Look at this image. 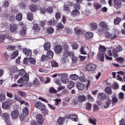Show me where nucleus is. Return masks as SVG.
<instances>
[{
  "label": "nucleus",
  "mask_w": 125,
  "mask_h": 125,
  "mask_svg": "<svg viewBox=\"0 0 125 125\" xmlns=\"http://www.w3.org/2000/svg\"><path fill=\"white\" fill-rule=\"evenodd\" d=\"M63 55L65 57V58H63L62 59L63 63H65L66 62L65 60H67V57L70 56L71 57L73 56V54L72 52H70L68 50H65L63 52Z\"/></svg>",
  "instance_id": "f257e3e1"
},
{
  "label": "nucleus",
  "mask_w": 125,
  "mask_h": 125,
  "mask_svg": "<svg viewBox=\"0 0 125 125\" xmlns=\"http://www.w3.org/2000/svg\"><path fill=\"white\" fill-rule=\"evenodd\" d=\"M25 81L22 78H20L17 81L18 83L20 84L18 85V86L20 87L28 86L29 85L28 83L27 82H25Z\"/></svg>",
  "instance_id": "f03ea898"
},
{
  "label": "nucleus",
  "mask_w": 125,
  "mask_h": 125,
  "mask_svg": "<svg viewBox=\"0 0 125 125\" xmlns=\"http://www.w3.org/2000/svg\"><path fill=\"white\" fill-rule=\"evenodd\" d=\"M35 106L37 108L42 111L45 109V106L42 103L41 101H39L37 102L35 105Z\"/></svg>",
  "instance_id": "7ed1b4c3"
},
{
  "label": "nucleus",
  "mask_w": 125,
  "mask_h": 125,
  "mask_svg": "<svg viewBox=\"0 0 125 125\" xmlns=\"http://www.w3.org/2000/svg\"><path fill=\"white\" fill-rule=\"evenodd\" d=\"M96 68V65L92 63L88 64L86 65L85 67L86 70L89 71L95 70Z\"/></svg>",
  "instance_id": "20e7f679"
},
{
  "label": "nucleus",
  "mask_w": 125,
  "mask_h": 125,
  "mask_svg": "<svg viewBox=\"0 0 125 125\" xmlns=\"http://www.w3.org/2000/svg\"><path fill=\"white\" fill-rule=\"evenodd\" d=\"M79 79L80 81L82 82H87L86 88L90 86V81L89 80H87V79L85 78V76H80L79 77Z\"/></svg>",
  "instance_id": "39448f33"
},
{
  "label": "nucleus",
  "mask_w": 125,
  "mask_h": 125,
  "mask_svg": "<svg viewBox=\"0 0 125 125\" xmlns=\"http://www.w3.org/2000/svg\"><path fill=\"white\" fill-rule=\"evenodd\" d=\"M62 76L61 77V81L64 83L65 84L69 81V78L67 74L65 73L63 74H62Z\"/></svg>",
  "instance_id": "423d86ee"
},
{
  "label": "nucleus",
  "mask_w": 125,
  "mask_h": 125,
  "mask_svg": "<svg viewBox=\"0 0 125 125\" xmlns=\"http://www.w3.org/2000/svg\"><path fill=\"white\" fill-rule=\"evenodd\" d=\"M19 115L18 111L16 110H14L12 111L11 113V115L12 119H15L17 118Z\"/></svg>",
  "instance_id": "0eeeda50"
},
{
  "label": "nucleus",
  "mask_w": 125,
  "mask_h": 125,
  "mask_svg": "<svg viewBox=\"0 0 125 125\" xmlns=\"http://www.w3.org/2000/svg\"><path fill=\"white\" fill-rule=\"evenodd\" d=\"M22 51L26 56L30 57L31 55L32 51L30 49L24 48L22 49Z\"/></svg>",
  "instance_id": "6e6552de"
},
{
  "label": "nucleus",
  "mask_w": 125,
  "mask_h": 125,
  "mask_svg": "<svg viewBox=\"0 0 125 125\" xmlns=\"http://www.w3.org/2000/svg\"><path fill=\"white\" fill-rule=\"evenodd\" d=\"M62 48L60 45L56 46L54 49V51L56 53H60L62 51Z\"/></svg>",
  "instance_id": "1a4fd4ad"
},
{
  "label": "nucleus",
  "mask_w": 125,
  "mask_h": 125,
  "mask_svg": "<svg viewBox=\"0 0 125 125\" xmlns=\"http://www.w3.org/2000/svg\"><path fill=\"white\" fill-rule=\"evenodd\" d=\"M99 26L103 29V31L106 30L108 29V25L104 21H102L99 23Z\"/></svg>",
  "instance_id": "9d476101"
},
{
  "label": "nucleus",
  "mask_w": 125,
  "mask_h": 125,
  "mask_svg": "<svg viewBox=\"0 0 125 125\" xmlns=\"http://www.w3.org/2000/svg\"><path fill=\"white\" fill-rule=\"evenodd\" d=\"M98 98L101 100H104L106 98V95L104 93H99L98 94Z\"/></svg>",
  "instance_id": "9b49d317"
},
{
  "label": "nucleus",
  "mask_w": 125,
  "mask_h": 125,
  "mask_svg": "<svg viewBox=\"0 0 125 125\" xmlns=\"http://www.w3.org/2000/svg\"><path fill=\"white\" fill-rule=\"evenodd\" d=\"M112 103V101L111 99L108 97L107 98L105 103V105H104V107L105 108H107L109 107V105H111Z\"/></svg>",
  "instance_id": "f8f14e48"
},
{
  "label": "nucleus",
  "mask_w": 125,
  "mask_h": 125,
  "mask_svg": "<svg viewBox=\"0 0 125 125\" xmlns=\"http://www.w3.org/2000/svg\"><path fill=\"white\" fill-rule=\"evenodd\" d=\"M36 118L39 124H42L43 123V120L41 115L38 114L36 116Z\"/></svg>",
  "instance_id": "ddd939ff"
},
{
  "label": "nucleus",
  "mask_w": 125,
  "mask_h": 125,
  "mask_svg": "<svg viewBox=\"0 0 125 125\" xmlns=\"http://www.w3.org/2000/svg\"><path fill=\"white\" fill-rule=\"evenodd\" d=\"M105 37L106 38H111L112 39H114L116 38L117 37V36L115 34L114 35L113 34H110L108 32H107L105 34Z\"/></svg>",
  "instance_id": "4468645a"
},
{
  "label": "nucleus",
  "mask_w": 125,
  "mask_h": 125,
  "mask_svg": "<svg viewBox=\"0 0 125 125\" xmlns=\"http://www.w3.org/2000/svg\"><path fill=\"white\" fill-rule=\"evenodd\" d=\"M104 53H102L100 52H99L97 54L99 60L102 62H103L104 60Z\"/></svg>",
  "instance_id": "2eb2a0df"
},
{
  "label": "nucleus",
  "mask_w": 125,
  "mask_h": 125,
  "mask_svg": "<svg viewBox=\"0 0 125 125\" xmlns=\"http://www.w3.org/2000/svg\"><path fill=\"white\" fill-rule=\"evenodd\" d=\"M93 34L91 32H87L85 34L86 38L87 40H89L93 37Z\"/></svg>",
  "instance_id": "dca6fc26"
},
{
  "label": "nucleus",
  "mask_w": 125,
  "mask_h": 125,
  "mask_svg": "<svg viewBox=\"0 0 125 125\" xmlns=\"http://www.w3.org/2000/svg\"><path fill=\"white\" fill-rule=\"evenodd\" d=\"M86 99V97L83 95H80L78 97V101L79 102H82L85 101Z\"/></svg>",
  "instance_id": "f3484780"
},
{
  "label": "nucleus",
  "mask_w": 125,
  "mask_h": 125,
  "mask_svg": "<svg viewBox=\"0 0 125 125\" xmlns=\"http://www.w3.org/2000/svg\"><path fill=\"white\" fill-rule=\"evenodd\" d=\"M104 91L108 95L111 94L112 93L111 89L109 87H106L104 89Z\"/></svg>",
  "instance_id": "a211bd4d"
},
{
  "label": "nucleus",
  "mask_w": 125,
  "mask_h": 125,
  "mask_svg": "<svg viewBox=\"0 0 125 125\" xmlns=\"http://www.w3.org/2000/svg\"><path fill=\"white\" fill-rule=\"evenodd\" d=\"M77 87L78 89L80 90H82L84 88V85L83 83H79L77 84Z\"/></svg>",
  "instance_id": "6ab92c4d"
},
{
  "label": "nucleus",
  "mask_w": 125,
  "mask_h": 125,
  "mask_svg": "<svg viewBox=\"0 0 125 125\" xmlns=\"http://www.w3.org/2000/svg\"><path fill=\"white\" fill-rule=\"evenodd\" d=\"M18 25L16 24H13L10 26V30L11 32L15 31L17 28Z\"/></svg>",
  "instance_id": "aec40b11"
},
{
  "label": "nucleus",
  "mask_w": 125,
  "mask_h": 125,
  "mask_svg": "<svg viewBox=\"0 0 125 125\" xmlns=\"http://www.w3.org/2000/svg\"><path fill=\"white\" fill-rule=\"evenodd\" d=\"M27 19L30 21H31L33 19V14L31 12H29L27 15Z\"/></svg>",
  "instance_id": "412c9836"
},
{
  "label": "nucleus",
  "mask_w": 125,
  "mask_h": 125,
  "mask_svg": "<svg viewBox=\"0 0 125 125\" xmlns=\"http://www.w3.org/2000/svg\"><path fill=\"white\" fill-rule=\"evenodd\" d=\"M90 25L91 27V29L92 31L95 30L97 28V24L96 23L92 22L90 23Z\"/></svg>",
  "instance_id": "4be33fe9"
},
{
  "label": "nucleus",
  "mask_w": 125,
  "mask_h": 125,
  "mask_svg": "<svg viewBox=\"0 0 125 125\" xmlns=\"http://www.w3.org/2000/svg\"><path fill=\"white\" fill-rule=\"evenodd\" d=\"M10 105V103L8 101L4 102L2 104V107L3 108L5 109H7Z\"/></svg>",
  "instance_id": "5701e85b"
},
{
  "label": "nucleus",
  "mask_w": 125,
  "mask_h": 125,
  "mask_svg": "<svg viewBox=\"0 0 125 125\" xmlns=\"http://www.w3.org/2000/svg\"><path fill=\"white\" fill-rule=\"evenodd\" d=\"M44 50L48 51L50 49L51 47L50 44L49 43H46L44 44Z\"/></svg>",
  "instance_id": "b1692460"
},
{
  "label": "nucleus",
  "mask_w": 125,
  "mask_h": 125,
  "mask_svg": "<svg viewBox=\"0 0 125 125\" xmlns=\"http://www.w3.org/2000/svg\"><path fill=\"white\" fill-rule=\"evenodd\" d=\"M53 52L51 51H49L47 52V56L49 59H52L53 56Z\"/></svg>",
  "instance_id": "393cba45"
},
{
  "label": "nucleus",
  "mask_w": 125,
  "mask_h": 125,
  "mask_svg": "<svg viewBox=\"0 0 125 125\" xmlns=\"http://www.w3.org/2000/svg\"><path fill=\"white\" fill-rule=\"evenodd\" d=\"M22 15L21 13H20L17 14L16 18L17 20L20 21L22 18Z\"/></svg>",
  "instance_id": "a878e982"
},
{
  "label": "nucleus",
  "mask_w": 125,
  "mask_h": 125,
  "mask_svg": "<svg viewBox=\"0 0 125 125\" xmlns=\"http://www.w3.org/2000/svg\"><path fill=\"white\" fill-rule=\"evenodd\" d=\"M30 8L31 10L33 12H34L37 10L36 6L34 4H32L30 6Z\"/></svg>",
  "instance_id": "bb28decb"
},
{
  "label": "nucleus",
  "mask_w": 125,
  "mask_h": 125,
  "mask_svg": "<svg viewBox=\"0 0 125 125\" xmlns=\"http://www.w3.org/2000/svg\"><path fill=\"white\" fill-rule=\"evenodd\" d=\"M70 78L72 80L76 81L78 79L79 77L76 74H73L70 76Z\"/></svg>",
  "instance_id": "cd10ccee"
},
{
  "label": "nucleus",
  "mask_w": 125,
  "mask_h": 125,
  "mask_svg": "<svg viewBox=\"0 0 125 125\" xmlns=\"http://www.w3.org/2000/svg\"><path fill=\"white\" fill-rule=\"evenodd\" d=\"M74 85L75 84L73 81H70L68 84V88L69 89L71 90L72 88L74 87Z\"/></svg>",
  "instance_id": "c85d7f7f"
},
{
  "label": "nucleus",
  "mask_w": 125,
  "mask_h": 125,
  "mask_svg": "<svg viewBox=\"0 0 125 125\" xmlns=\"http://www.w3.org/2000/svg\"><path fill=\"white\" fill-rule=\"evenodd\" d=\"M26 31L24 29H21L20 31V35L22 36H25L26 35Z\"/></svg>",
  "instance_id": "c756f323"
},
{
  "label": "nucleus",
  "mask_w": 125,
  "mask_h": 125,
  "mask_svg": "<svg viewBox=\"0 0 125 125\" xmlns=\"http://www.w3.org/2000/svg\"><path fill=\"white\" fill-rule=\"evenodd\" d=\"M99 52L104 53V52L106 51V49L105 48L104 46L100 45V47L99 48Z\"/></svg>",
  "instance_id": "7c9ffc66"
},
{
  "label": "nucleus",
  "mask_w": 125,
  "mask_h": 125,
  "mask_svg": "<svg viewBox=\"0 0 125 125\" xmlns=\"http://www.w3.org/2000/svg\"><path fill=\"white\" fill-rule=\"evenodd\" d=\"M65 119L64 117H60L58 119L57 122L59 124L62 125L63 124Z\"/></svg>",
  "instance_id": "2f4dec72"
},
{
  "label": "nucleus",
  "mask_w": 125,
  "mask_h": 125,
  "mask_svg": "<svg viewBox=\"0 0 125 125\" xmlns=\"http://www.w3.org/2000/svg\"><path fill=\"white\" fill-rule=\"evenodd\" d=\"M18 52L17 51H15L12 54L10 57L11 59H14L18 56Z\"/></svg>",
  "instance_id": "473e14b6"
},
{
  "label": "nucleus",
  "mask_w": 125,
  "mask_h": 125,
  "mask_svg": "<svg viewBox=\"0 0 125 125\" xmlns=\"http://www.w3.org/2000/svg\"><path fill=\"white\" fill-rule=\"evenodd\" d=\"M69 117L70 118L72 119V120H73L75 121H77V118L78 116L76 115H70Z\"/></svg>",
  "instance_id": "72a5a7b5"
},
{
  "label": "nucleus",
  "mask_w": 125,
  "mask_h": 125,
  "mask_svg": "<svg viewBox=\"0 0 125 125\" xmlns=\"http://www.w3.org/2000/svg\"><path fill=\"white\" fill-rule=\"evenodd\" d=\"M24 80L25 81V82H27L29 81V75L27 73L24 74L22 76Z\"/></svg>",
  "instance_id": "f704fd0d"
},
{
  "label": "nucleus",
  "mask_w": 125,
  "mask_h": 125,
  "mask_svg": "<svg viewBox=\"0 0 125 125\" xmlns=\"http://www.w3.org/2000/svg\"><path fill=\"white\" fill-rule=\"evenodd\" d=\"M121 21V19L118 17H117L114 20V23L115 25L119 24Z\"/></svg>",
  "instance_id": "c9c22d12"
},
{
  "label": "nucleus",
  "mask_w": 125,
  "mask_h": 125,
  "mask_svg": "<svg viewBox=\"0 0 125 125\" xmlns=\"http://www.w3.org/2000/svg\"><path fill=\"white\" fill-rule=\"evenodd\" d=\"M114 3L117 5L118 8H119L121 7V3L119 0H115Z\"/></svg>",
  "instance_id": "e433bc0d"
},
{
  "label": "nucleus",
  "mask_w": 125,
  "mask_h": 125,
  "mask_svg": "<svg viewBox=\"0 0 125 125\" xmlns=\"http://www.w3.org/2000/svg\"><path fill=\"white\" fill-rule=\"evenodd\" d=\"M2 117L4 119L7 120L9 118L10 116L8 113H5L3 114Z\"/></svg>",
  "instance_id": "4c0bfd02"
},
{
  "label": "nucleus",
  "mask_w": 125,
  "mask_h": 125,
  "mask_svg": "<svg viewBox=\"0 0 125 125\" xmlns=\"http://www.w3.org/2000/svg\"><path fill=\"white\" fill-rule=\"evenodd\" d=\"M19 75L21 76H23L24 74L27 73L23 69L19 70Z\"/></svg>",
  "instance_id": "58836bf2"
},
{
  "label": "nucleus",
  "mask_w": 125,
  "mask_h": 125,
  "mask_svg": "<svg viewBox=\"0 0 125 125\" xmlns=\"http://www.w3.org/2000/svg\"><path fill=\"white\" fill-rule=\"evenodd\" d=\"M94 6L96 10H97L100 8L101 7V5L98 3H95L94 4Z\"/></svg>",
  "instance_id": "ea45409f"
},
{
  "label": "nucleus",
  "mask_w": 125,
  "mask_h": 125,
  "mask_svg": "<svg viewBox=\"0 0 125 125\" xmlns=\"http://www.w3.org/2000/svg\"><path fill=\"white\" fill-rule=\"evenodd\" d=\"M54 32V30L52 27H50L48 28L47 30V32L49 34L52 33Z\"/></svg>",
  "instance_id": "a19ab883"
},
{
  "label": "nucleus",
  "mask_w": 125,
  "mask_h": 125,
  "mask_svg": "<svg viewBox=\"0 0 125 125\" xmlns=\"http://www.w3.org/2000/svg\"><path fill=\"white\" fill-rule=\"evenodd\" d=\"M118 52L116 51V49L115 48L113 50L112 52L113 56L115 58H117L118 56V54H117V53Z\"/></svg>",
  "instance_id": "79ce46f5"
},
{
  "label": "nucleus",
  "mask_w": 125,
  "mask_h": 125,
  "mask_svg": "<svg viewBox=\"0 0 125 125\" xmlns=\"http://www.w3.org/2000/svg\"><path fill=\"white\" fill-rule=\"evenodd\" d=\"M74 31L76 34H80L82 33V31L80 29H78L77 28L74 29Z\"/></svg>",
  "instance_id": "37998d69"
},
{
  "label": "nucleus",
  "mask_w": 125,
  "mask_h": 125,
  "mask_svg": "<svg viewBox=\"0 0 125 125\" xmlns=\"http://www.w3.org/2000/svg\"><path fill=\"white\" fill-rule=\"evenodd\" d=\"M18 69L16 66H14L12 67L11 71L13 73H15L17 71Z\"/></svg>",
  "instance_id": "c03bdc74"
},
{
  "label": "nucleus",
  "mask_w": 125,
  "mask_h": 125,
  "mask_svg": "<svg viewBox=\"0 0 125 125\" xmlns=\"http://www.w3.org/2000/svg\"><path fill=\"white\" fill-rule=\"evenodd\" d=\"M92 107L91 104L89 103H87L86 104V109L88 110H90Z\"/></svg>",
  "instance_id": "a18cd8bd"
},
{
  "label": "nucleus",
  "mask_w": 125,
  "mask_h": 125,
  "mask_svg": "<svg viewBox=\"0 0 125 125\" xmlns=\"http://www.w3.org/2000/svg\"><path fill=\"white\" fill-rule=\"evenodd\" d=\"M3 16L5 18H8L10 16L9 13V12L7 11H5L3 14Z\"/></svg>",
  "instance_id": "49530a36"
},
{
  "label": "nucleus",
  "mask_w": 125,
  "mask_h": 125,
  "mask_svg": "<svg viewBox=\"0 0 125 125\" xmlns=\"http://www.w3.org/2000/svg\"><path fill=\"white\" fill-rule=\"evenodd\" d=\"M29 61L30 62L33 64H34L35 63V60L33 58H29L28 59Z\"/></svg>",
  "instance_id": "de8ad7c7"
},
{
  "label": "nucleus",
  "mask_w": 125,
  "mask_h": 125,
  "mask_svg": "<svg viewBox=\"0 0 125 125\" xmlns=\"http://www.w3.org/2000/svg\"><path fill=\"white\" fill-rule=\"evenodd\" d=\"M48 56L47 55L43 54V55L41 57V59L42 61L43 62L44 61H46L47 60L48 58Z\"/></svg>",
  "instance_id": "09e8293b"
},
{
  "label": "nucleus",
  "mask_w": 125,
  "mask_h": 125,
  "mask_svg": "<svg viewBox=\"0 0 125 125\" xmlns=\"http://www.w3.org/2000/svg\"><path fill=\"white\" fill-rule=\"evenodd\" d=\"M51 65L52 67H57L58 66L57 63L55 61H53L51 63Z\"/></svg>",
  "instance_id": "8fccbe9b"
},
{
  "label": "nucleus",
  "mask_w": 125,
  "mask_h": 125,
  "mask_svg": "<svg viewBox=\"0 0 125 125\" xmlns=\"http://www.w3.org/2000/svg\"><path fill=\"white\" fill-rule=\"evenodd\" d=\"M23 114L24 115H28V110L27 107H25L23 110Z\"/></svg>",
  "instance_id": "3c124183"
},
{
  "label": "nucleus",
  "mask_w": 125,
  "mask_h": 125,
  "mask_svg": "<svg viewBox=\"0 0 125 125\" xmlns=\"http://www.w3.org/2000/svg\"><path fill=\"white\" fill-rule=\"evenodd\" d=\"M57 29L58 30L64 28V26L62 23H59L57 26Z\"/></svg>",
  "instance_id": "603ef678"
},
{
  "label": "nucleus",
  "mask_w": 125,
  "mask_h": 125,
  "mask_svg": "<svg viewBox=\"0 0 125 125\" xmlns=\"http://www.w3.org/2000/svg\"><path fill=\"white\" fill-rule=\"evenodd\" d=\"M79 13V11L77 9H75L72 11V13L73 15H78Z\"/></svg>",
  "instance_id": "864d4df0"
},
{
  "label": "nucleus",
  "mask_w": 125,
  "mask_h": 125,
  "mask_svg": "<svg viewBox=\"0 0 125 125\" xmlns=\"http://www.w3.org/2000/svg\"><path fill=\"white\" fill-rule=\"evenodd\" d=\"M18 94L20 96L25 97V93L23 91H20L18 92Z\"/></svg>",
  "instance_id": "5fc2aeb1"
},
{
  "label": "nucleus",
  "mask_w": 125,
  "mask_h": 125,
  "mask_svg": "<svg viewBox=\"0 0 125 125\" xmlns=\"http://www.w3.org/2000/svg\"><path fill=\"white\" fill-rule=\"evenodd\" d=\"M5 39V36L3 34H0V42H3Z\"/></svg>",
  "instance_id": "6e6d98bb"
},
{
  "label": "nucleus",
  "mask_w": 125,
  "mask_h": 125,
  "mask_svg": "<svg viewBox=\"0 0 125 125\" xmlns=\"http://www.w3.org/2000/svg\"><path fill=\"white\" fill-rule=\"evenodd\" d=\"M56 23V21L54 19H52L49 21L48 22V24L50 25H53L55 24Z\"/></svg>",
  "instance_id": "4d7b16f0"
},
{
  "label": "nucleus",
  "mask_w": 125,
  "mask_h": 125,
  "mask_svg": "<svg viewBox=\"0 0 125 125\" xmlns=\"http://www.w3.org/2000/svg\"><path fill=\"white\" fill-rule=\"evenodd\" d=\"M61 16V15L59 12H57L55 14V16L56 20H58L60 18Z\"/></svg>",
  "instance_id": "13d9d810"
},
{
  "label": "nucleus",
  "mask_w": 125,
  "mask_h": 125,
  "mask_svg": "<svg viewBox=\"0 0 125 125\" xmlns=\"http://www.w3.org/2000/svg\"><path fill=\"white\" fill-rule=\"evenodd\" d=\"M116 51L118 52H119L123 50V48L121 45H119L116 47Z\"/></svg>",
  "instance_id": "bf43d9fd"
},
{
  "label": "nucleus",
  "mask_w": 125,
  "mask_h": 125,
  "mask_svg": "<svg viewBox=\"0 0 125 125\" xmlns=\"http://www.w3.org/2000/svg\"><path fill=\"white\" fill-rule=\"evenodd\" d=\"M89 121L90 123L94 125H96V121L95 119H93L91 118H89Z\"/></svg>",
  "instance_id": "052dcab7"
},
{
  "label": "nucleus",
  "mask_w": 125,
  "mask_h": 125,
  "mask_svg": "<svg viewBox=\"0 0 125 125\" xmlns=\"http://www.w3.org/2000/svg\"><path fill=\"white\" fill-rule=\"evenodd\" d=\"M118 100L117 98L115 97H113L112 99V103L113 104H113L115 103H116L118 102Z\"/></svg>",
  "instance_id": "680f3d73"
},
{
  "label": "nucleus",
  "mask_w": 125,
  "mask_h": 125,
  "mask_svg": "<svg viewBox=\"0 0 125 125\" xmlns=\"http://www.w3.org/2000/svg\"><path fill=\"white\" fill-rule=\"evenodd\" d=\"M49 92L51 93H56L57 92L56 90L52 87H51L49 89Z\"/></svg>",
  "instance_id": "e2e57ef3"
},
{
  "label": "nucleus",
  "mask_w": 125,
  "mask_h": 125,
  "mask_svg": "<svg viewBox=\"0 0 125 125\" xmlns=\"http://www.w3.org/2000/svg\"><path fill=\"white\" fill-rule=\"evenodd\" d=\"M15 48V46L10 45L7 47V49L10 51H11L13 50Z\"/></svg>",
  "instance_id": "0e129e2a"
},
{
  "label": "nucleus",
  "mask_w": 125,
  "mask_h": 125,
  "mask_svg": "<svg viewBox=\"0 0 125 125\" xmlns=\"http://www.w3.org/2000/svg\"><path fill=\"white\" fill-rule=\"evenodd\" d=\"M84 47H82L80 50V52L82 54L85 55L87 54V52L86 51H84Z\"/></svg>",
  "instance_id": "69168bd1"
},
{
  "label": "nucleus",
  "mask_w": 125,
  "mask_h": 125,
  "mask_svg": "<svg viewBox=\"0 0 125 125\" xmlns=\"http://www.w3.org/2000/svg\"><path fill=\"white\" fill-rule=\"evenodd\" d=\"M112 87L114 89H117L118 88V85L116 83H115L112 86Z\"/></svg>",
  "instance_id": "338daca9"
},
{
  "label": "nucleus",
  "mask_w": 125,
  "mask_h": 125,
  "mask_svg": "<svg viewBox=\"0 0 125 125\" xmlns=\"http://www.w3.org/2000/svg\"><path fill=\"white\" fill-rule=\"evenodd\" d=\"M117 61L121 63H123V62H124V59L122 58L121 57H119L118 58H117L116 59Z\"/></svg>",
  "instance_id": "774afa93"
}]
</instances>
